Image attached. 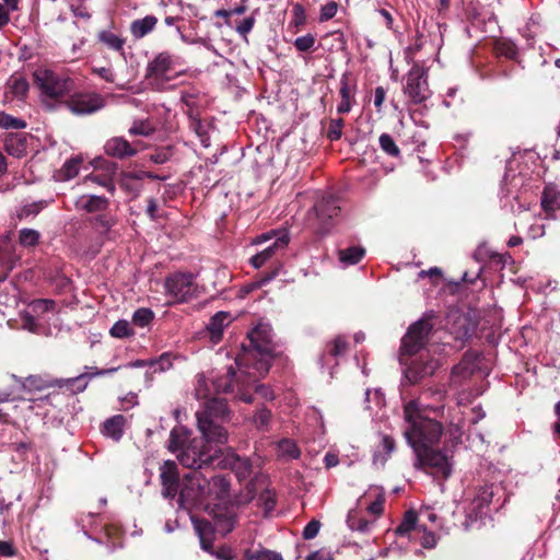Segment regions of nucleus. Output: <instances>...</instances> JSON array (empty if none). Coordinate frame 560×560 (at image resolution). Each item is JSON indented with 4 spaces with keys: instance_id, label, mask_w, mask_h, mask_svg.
<instances>
[{
    "instance_id": "nucleus-25",
    "label": "nucleus",
    "mask_w": 560,
    "mask_h": 560,
    "mask_svg": "<svg viewBox=\"0 0 560 560\" xmlns=\"http://www.w3.org/2000/svg\"><path fill=\"white\" fill-rule=\"evenodd\" d=\"M158 19L154 15H147L142 19L133 20L130 23V33L133 38L141 39L150 34L156 26Z\"/></svg>"
},
{
    "instance_id": "nucleus-19",
    "label": "nucleus",
    "mask_w": 560,
    "mask_h": 560,
    "mask_svg": "<svg viewBox=\"0 0 560 560\" xmlns=\"http://www.w3.org/2000/svg\"><path fill=\"white\" fill-rule=\"evenodd\" d=\"M116 371V369H110V370H101V371H93V372H85V373H82L80 375H77V376H73V377H69V378H56L55 380V387H58V388H61V389H66L68 390L70 394H78V393H82L88 384H89V381L95 376V375H103V374H106V373H112Z\"/></svg>"
},
{
    "instance_id": "nucleus-45",
    "label": "nucleus",
    "mask_w": 560,
    "mask_h": 560,
    "mask_svg": "<svg viewBox=\"0 0 560 560\" xmlns=\"http://www.w3.org/2000/svg\"><path fill=\"white\" fill-rule=\"evenodd\" d=\"M413 540H418L423 548L432 549L436 545V537L433 532L427 530V528L422 525L420 529H418L417 534L412 538Z\"/></svg>"
},
{
    "instance_id": "nucleus-24",
    "label": "nucleus",
    "mask_w": 560,
    "mask_h": 560,
    "mask_svg": "<svg viewBox=\"0 0 560 560\" xmlns=\"http://www.w3.org/2000/svg\"><path fill=\"white\" fill-rule=\"evenodd\" d=\"M196 488L195 490H186L187 494L192 500V504L201 503L206 500H210V482L209 478H207L201 471L195 474Z\"/></svg>"
},
{
    "instance_id": "nucleus-50",
    "label": "nucleus",
    "mask_w": 560,
    "mask_h": 560,
    "mask_svg": "<svg viewBox=\"0 0 560 560\" xmlns=\"http://www.w3.org/2000/svg\"><path fill=\"white\" fill-rule=\"evenodd\" d=\"M280 455L289 459H296L300 456V450L291 440H282L279 443Z\"/></svg>"
},
{
    "instance_id": "nucleus-42",
    "label": "nucleus",
    "mask_w": 560,
    "mask_h": 560,
    "mask_svg": "<svg viewBox=\"0 0 560 560\" xmlns=\"http://www.w3.org/2000/svg\"><path fill=\"white\" fill-rule=\"evenodd\" d=\"M196 472H200V470H192L183 478L178 492L180 503H192V500L186 493V490H195L194 488H196V483L194 481Z\"/></svg>"
},
{
    "instance_id": "nucleus-59",
    "label": "nucleus",
    "mask_w": 560,
    "mask_h": 560,
    "mask_svg": "<svg viewBox=\"0 0 560 560\" xmlns=\"http://www.w3.org/2000/svg\"><path fill=\"white\" fill-rule=\"evenodd\" d=\"M151 126L145 121H135L132 126L129 128V133L131 136H150L152 133Z\"/></svg>"
},
{
    "instance_id": "nucleus-10",
    "label": "nucleus",
    "mask_w": 560,
    "mask_h": 560,
    "mask_svg": "<svg viewBox=\"0 0 560 560\" xmlns=\"http://www.w3.org/2000/svg\"><path fill=\"white\" fill-rule=\"evenodd\" d=\"M236 377V372L233 366H230L226 375L222 378H207L205 374H198L196 386H195V396L197 399H205L206 402L201 407V409L206 406L207 402L213 400L211 398L212 394L219 393H228L232 392L234 387V380ZM214 399H220L219 397H214ZM223 400V398H221ZM226 402V400L224 399Z\"/></svg>"
},
{
    "instance_id": "nucleus-56",
    "label": "nucleus",
    "mask_w": 560,
    "mask_h": 560,
    "mask_svg": "<svg viewBox=\"0 0 560 560\" xmlns=\"http://www.w3.org/2000/svg\"><path fill=\"white\" fill-rule=\"evenodd\" d=\"M315 45V37L312 34L299 36L294 40V46L299 51L305 52L311 50Z\"/></svg>"
},
{
    "instance_id": "nucleus-29",
    "label": "nucleus",
    "mask_w": 560,
    "mask_h": 560,
    "mask_svg": "<svg viewBox=\"0 0 560 560\" xmlns=\"http://www.w3.org/2000/svg\"><path fill=\"white\" fill-rule=\"evenodd\" d=\"M125 418L121 415L113 416L103 423L102 432L105 436L119 441L124 434Z\"/></svg>"
},
{
    "instance_id": "nucleus-64",
    "label": "nucleus",
    "mask_w": 560,
    "mask_h": 560,
    "mask_svg": "<svg viewBox=\"0 0 560 560\" xmlns=\"http://www.w3.org/2000/svg\"><path fill=\"white\" fill-rule=\"evenodd\" d=\"M383 394L381 389H366L365 392V401L368 404L374 402L376 406H381L383 404Z\"/></svg>"
},
{
    "instance_id": "nucleus-32",
    "label": "nucleus",
    "mask_w": 560,
    "mask_h": 560,
    "mask_svg": "<svg viewBox=\"0 0 560 560\" xmlns=\"http://www.w3.org/2000/svg\"><path fill=\"white\" fill-rule=\"evenodd\" d=\"M228 318L229 314L225 312H218L210 318L207 329L213 342H218L221 339L224 327L228 325Z\"/></svg>"
},
{
    "instance_id": "nucleus-57",
    "label": "nucleus",
    "mask_w": 560,
    "mask_h": 560,
    "mask_svg": "<svg viewBox=\"0 0 560 560\" xmlns=\"http://www.w3.org/2000/svg\"><path fill=\"white\" fill-rule=\"evenodd\" d=\"M343 120L341 118L332 119L329 124L327 137L330 141H337L341 138Z\"/></svg>"
},
{
    "instance_id": "nucleus-58",
    "label": "nucleus",
    "mask_w": 560,
    "mask_h": 560,
    "mask_svg": "<svg viewBox=\"0 0 560 560\" xmlns=\"http://www.w3.org/2000/svg\"><path fill=\"white\" fill-rule=\"evenodd\" d=\"M190 128L196 132V135L198 136V138L200 139L201 143L205 147L210 145L206 126L200 119H194L191 121Z\"/></svg>"
},
{
    "instance_id": "nucleus-16",
    "label": "nucleus",
    "mask_w": 560,
    "mask_h": 560,
    "mask_svg": "<svg viewBox=\"0 0 560 560\" xmlns=\"http://www.w3.org/2000/svg\"><path fill=\"white\" fill-rule=\"evenodd\" d=\"M177 63V58L168 51L158 54L147 66L148 79L156 81H170L174 78V70Z\"/></svg>"
},
{
    "instance_id": "nucleus-7",
    "label": "nucleus",
    "mask_w": 560,
    "mask_h": 560,
    "mask_svg": "<svg viewBox=\"0 0 560 560\" xmlns=\"http://www.w3.org/2000/svg\"><path fill=\"white\" fill-rule=\"evenodd\" d=\"M479 371L478 355L475 353H465L460 362L455 365L451 372L450 387L451 389L465 395L466 399H470L481 395V390H469L468 384Z\"/></svg>"
},
{
    "instance_id": "nucleus-5",
    "label": "nucleus",
    "mask_w": 560,
    "mask_h": 560,
    "mask_svg": "<svg viewBox=\"0 0 560 560\" xmlns=\"http://www.w3.org/2000/svg\"><path fill=\"white\" fill-rule=\"evenodd\" d=\"M109 198L95 194H83L74 201L78 211L95 214L90 223L101 234H107L117 222L115 214L109 211Z\"/></svg>"
},
{
    "instance_id": "nucleus-11",
    "label": "nucleus",
    "mask_w": 560,
    "mask_h": 560,
    "mask_svg": "<svg viewBox=\"0 0 560 560\" xmlns=\"http://www.w3.org/2000/svg\"><path fill=\"white\" fill-rule=\"evenodd\" d=\"M493 498L492 486L481 487L466 509V520L463 526L466 530L479 528L489 516V505Z\"/></svg>"
},
{
    "instance_id": "nucleus-33",
    "label": "nucleus",
    "mask_w": 560,
    "mask_h": 560,
    "mask_svg": "<svg viewBox=\"0 0 560 560\" xmlns=\"http://www.w3.org/2000/svg\"><path fill=\"white\" fill-rule=\"evenodd\" d=\"M210 482V500H221L225 498L230 491V481L222 475H213L209 478Z\"/></svg>"
},
{
    "instance_id": "nucleus-53",
    "label": "nucleus",
    "mask_w": 560,
    "mask_h": 560,
    "mask_svg": "<svg viewBox=\"0 0 560 560\" xmlns=\"http://www.w3.org/2000/svg\"><path fill=\"white\" fill-rule=\"evenodd\" d=\"M55 302L51 300H35L30 304V312L36 315L54 310Z\"/></svg>"
},
{
    "instance_id": "nucleus-44",
    "label": "nucleus",
    "mask_w": 560,
    "mask_h": 560,
    "mask_svg": "<svg viewBox=\"0 0 560 560\" xmlns=\"http://www.w3.org/2000/svg\"><path fill=\"white\" fill-rule=\"evenodd\" d=\"M246 560H283L282 556L279 552L269 550V549H258V550H246L245 551Z\"/></svg>"
},
{
    "instance_id": "nucleus-61",
    "label": "nucleus",
    "mask_w": 560,
    "mask_h": 560,
    "mask_svg": "<svg viewBox=\"0 0 560 560\" xmlns=\"http://www.w3.org/2000/svg\"><path fill=\"white\" fill-rule=\"evenodd\" d=\"M21 326L23 329H26L31 332H36L38 329V324L36 322L35 315H33L31 312L22 313Z\"/></svg>"
},
{
    "instance_id": "nucleus-34",
    "label": "nucleus",
    "mask_w": 560,
    "mask_h": 560,
    "mask_svg": "<svg viewBox=\"0 0 560 560\" xmlns=\"http://www.w3.org/2000/svg\"><path fill=\"white\" fill-rule=\"evenodd\" d=\"M49 201L48 200H37V201H31L22 205L16 210V215L20 220H26L28 218L36 217L40 211H43L46 207H48Z\"/></svg>"
},
{
    "instance_id": "nucleus-41",
    "label": "nucleus",
    "mask_w": 560,
    "mask_h": 560,
    "mask_svg": "<svg viewBox=\"0 0 560 560\" xmlns=\"http://www.w3.org/2000/svg\"><path fill=\"white\" fill-rule=\"evenodd\" d=\"M119 186L133 198L140 194L142 188V184H138V180H135V177L129 176L126 172L120 174Z\"/></svg>"
},
{
    "instance_id": "nucleus-1",
    "label": "nucleus",
    "mask_w": 560,
    "mask_h": 560,
    "mask_svg": "<svg viewBox=\"0 0 560 560\" xmlns=\"http://www.w3.org/2000/svg\"><path fill=\"white\" fill-rule=\"evenodd\" d=\"M228 416L224 400H210L196 412L201 438H190L191 432L187 428L176 427L170 433L168 450L176 454L184 467L192 470L217 468L222 450L219 445L228 442V431L223 427Z\"/></svg>"
},
{
    "instance_id": "nucleus-31",
    "label": "nucleus",
    "mask_w": 560,
    "mask_h": 560,
    "mask_svg": "<svg viewBox=\"0 0 560 560\" xmlns=\"http://www.w3.org/2000/svg\"><path fill=\"white\" fill-rule=\"evenodd\" d=\"M97 37L108 49L119 52L125 58L126 39L124 37L107 30L101 31Z\"/></svg>"
},
{
    "instance_id": "nucleus-46",
    "label": "nucleus",
    "mask_w": 560,
    "mask_h": 560,
    "mask_svg": "<svg viewBox=\"0 0 560 560\" xmlns=\"http://www.w3.org/2000/svg\"><path fill=\"white\" fill-rule=\"evenodd\" d=\"M380 148L389 156H398L399 148L395 143L393 137L388 133H382L378 138Z\"/></svg>"
},
{
    "instance_id": "nucleus-20",
    "label": "nucleus",
    "mask_w": 560,
    "mask_h": 560,
    "mask_svg": "<svg viewBox=\"0 0 560 560\" xmlns=\"http://www.w3.org/2000/svg\"><path fill=\"white\" fill-rule=\"evenodd\" d=\"M104 152L112 158L124 160L135 156L138 150L122 137H113L104 144Z\"/></svg>"
},
{
    "instance_id": "nucleus-37",
    "label": "nucleus",
    "mask_w": 560,
    "mask_h": 560,
    "mask_svg": "<svg viewBox=\"0 0 560 560\" xmlns=\"http://www.w3.org/2000/svg\"><path fill=\"white\" fill-rule=\"evenodd\" d=\"M347 525L351 530L365 534L370 530L371 523L361 516V512L357 509L350 510L347 515Z\"/></svg>"
},
{
    "instance_id": "nucleus-15",
    "label": "nucleus",
    "mask_w": 560,
    "mask_h": 560,
    "mask_svg": "<svg viewBox=\"0 0 560 560\" xmlns=\"http://www.w3.org/2000/svg\"><path fill=\"white\" fill-rule=\"evenodd\" d=\"M105 106V101L97 93H75L67 101L69 110L78 116L91 115Z\"/></svg>"
},
{
    "instance_id": "nucleus-49",
    "label": "nucleus",
    "mask_w": 560,
    "mask_h": 560,
    "mask_svg": "<svg viewBox=\"0 0 560 560\" xmlns=\"http://www.w3.org/2000/svg\"><path fill=\"white\" fill-rule=\"evenodd\" d=\"M109 332L115 338H126L133 335V330L130 327V324L124 319L116 322L112 326Z\"/></svg>"
},
{
    "instance_id": "nucleus-3",
    "label": "nucleus",
    "mask_w": 560,
    "mask_h": 560,
    "mask_svg": "<svg viewBox=\"0 0 560 560\" xmlns=\"http://www.w3.org/2000/svg\"><path fill=\"white\" fill-rule=\"evenodd\" d=\"M443 409V405H423L419 400H410L405 405L402 434L415 455H421L428 446L439 443L443 425L430 418L428 411L439 413Z\"/></svg>"
},
{
    "instance_id": "nucleus-22",
    "label": "nucleus",
    "mask_w": 560,
    "mask_h": 560,
    "mask_svg": "<svg viewBox=\"0 0 560 560\" xmlns=\"http://www.w3.org/2000/svg\"><path fill=\"white\" fill-rule=\"evenodd\" d=\"M317 218L326 223L328 220L337 217L340 212L338 199L332 195L323 196L314 206Z\"/></svg>"
},
{
    "instance_id": "nucleus-17",
    "label": "nucleus",
    "mask_w": 560,
    "mask_h": 560,
    "mask_svg": "<svg viewBox=\"0 0 560 560\" xmlns=\"http://www.w3.org/2000/svg\"><path fill=\"white\" fill-rule=\"evenodd\" d=\"M217 468L231 469L240 481L247 479L252 474V463L246 457L238 456L231 448L221 450Z\"/></svg>"
},
{
    "instance_id": "nucleus-47",
    "label": "nucleus",
    "mask_w": 560,
    "mask_h": 560,
    "mask_svg": "<svg viewBox=\"0 0 560 560\" xmlns=\"http://www.w3.org/2000/svg\"><path fill=\"white\" fill-rule=\"evenodd\" d=\"M153 311L147 307L138 308L132 315L133 324L142 328L148 326L153 320Z\"/></svg>"
},
{
    "instance_id": "nucleus-13",
    "label": "nucleus",
    "mask_w": 560,
    "mask_h": 560,
    "mask_svg": "<svg viewBox=\"0 0 560 560\" xmlns=\"http://www.w3.org/2000/svg\"><path fill=\"white\" fill-rule=\"evenodd\" d=\"M405 94L413 104H421L431 97L428 84V70L413 63L406 78Z\"/></svg>"
},
{
    "instance_id": "nucleus-6",
    "label": "nucleus",
    "mask_w": 560,
    "mask_h": 560,
    "mask_svg": "<svg viewBox=\"0 0 560 560\" xmlns=\"http://www.w3.org/2000/svg\"><path fill=\"white\" fill-rule=\"evenodd\" d=\"M33 79L40 95L55 101L65 97L74 88L71 78L47 68H37L33 72Z\"/></svg>"
},
{
    "instance_id": "nucleus-40",
    "label": "nucleus",
    "mask_w": 560,
    "mask_h": 560,
    "mask_svg": "<svg viewBox=\"0 0 560 560\" xmlns=\"http://www.w3.org/2000/svg\"><path fill=\"white\" fill-rule=\"evenodd\" d=\"M93 183L104 187L110 196L115 195L116 185L110 175L91 174L85 177V184Z\"/></svg>"
},
{
    "instance_id": "nucleus-18",
    "label": "nucleus",
    "mask_w": 560,
    "mask_h": 560,
    "mask_svg": "<svg viewBox=\"0 0 560 560\" xmlns=\"http://www.w3.org/2000/svg\"><path fill=\"white\" fill-rule=\"evenodd\" d=\"M160 479L163 497L166 499H174L178 494L182 485L175 462L166 460L163 463L161 466Z\"/></svg>"
},
{
    "instance_id": "nucleus-8",
    "label": "nucleus",
    "mask_w": 560,
    "mask_h": 560,
    "mask_svg": "<svg viewBox=\"0 0 560 560\" xmlns=\"http://www.w3.org/2000/svg\"><path fill=\"white\" fill-rule=\"evenodd\" d=\"M269 241H271V243L267 247L249 259L250 265L255 269H259L268 261H272L273 259H278V257L282 256L290 242V237L285 231H271L257 236L255 244H262Z\"/></svg>"
},
{
    "instance_id": "nucleus-26",
    "label": "nucleus",
    "mask_w": 560,
    "mask_h": 560,
    "mask_svg": "<svg viewBox=\"0 0 560 560\" xmlns=\"http://www.w3.org/2000/svg\"><path fill=\"white\" fill-rule=\"evenodd\" d=\"M213 523L215 532L226 535L234 529L236 515L230 510L221 511L214 514Z\"/></svg>"
},
{
    "instance_id": "nucleus-48",
    "label": "nucleus",
    "mask_w": 560,
    "mask_h": 560,
    "mask_svg": "<svg viewBox=\"0 0 560 560\" xmlns=\"http://www.w3.org/2000/svg\"><path fill=\"white\" fill-rule=\"evenodd\" d=\"M271 419V411L265 407L259 408L253 416V423L258 430L267 429Z\"/></svg>"
},
{
    "instance_id": "nucleus-54",
    "label": "nucleus",
    "mask_w": 560,
    "mask_h": 560,
    "mask_svg": "<svg viewBox=\"0 0 560 560\" xmlns=\"http://www.w3.org/2000/svg\"><path fill=\"white\" fill-rule=\"evenodd\" d=\"M11 91L16 97H24L28 91V82L26 79L19 77L13 78L11 81Z\"/></svg>"
},
{
    "instance_id": "nucleus-36",
    "label": "nucleus",
    "mask_w": 560,
    "mask_h": 560,
    "mask_svg": "<svg viewBox=\"0 0 560 560\" xmlns=\"http://www.w3.org/2000/svg\"><path fill=\"white\" fill-rule=\"evenodd\" d=\"M366 497H373L374 498V500L369 503V505L366 508L368 511L371 514H374V515L382 514L383 505H384V502H385L383 489L377 487V486H373L364 494V498H366Z\"/></svg>"
},
{
    "instance_id": "nucleus-62",
    "label": "nucleus",
    "mask_w": 560,
    "mask_h": 560,
    "mask_svg": "<svg viewBox=\"0 0 560 560\" xmlns=\"http://www.w3.org/2000/svg\"><path fill=\"white\" fill-rule=\"evenodd\" d=\"M320 526L322 524L318 520L310 521L303 529V538L306 540L315 538L319 533Z\"/></svg>"
},
{
    "instance_id": "nucleus-23",
    "label": "nucleus",
    "mask_w": 560,
    "mask_h": 560,
    "mask_svg": "<svg viewBox=\"0 0 560 560\" xmlns=\"http://www.w3.org/2000/svg\"><path fill=\"white\" fill-rule=\"evenodd\" d=\"M191 522L194 524L195 532L200 540V547L209 551L212 546V535L214 529V523H210L206 520H199L197 517H191Z\"/></svg>"
},
{
    "instance_id": "nucleus-12",
    "label": "nucleus",
    "mask_w": 560,
    "mask_h": 560,
    "mask_svg": "<svg viewBox=\"0 0 560 560\" xmlns=\"http://www.w3.org/2000/svg\"><path fill=\"white\" fill-rule=\"evenodd\" d=\"M427 44L435 49L442 44V26L433 19H424L417 26V38L415 43L406 50V60L408 63H416L413 61L415 55L421 50Z\"/></svg>"
},
{
    "instance_id": "nucleus-51",
    "label": "nucleus",
    "mask_w": 560,
    "mask_h": 560,
    "mask_svg": "<svg viewBox=\"0 0 560 560\" xmlns=\"http://www.w3.org/2000/svg\"><path fill=\"white\" fill-rule=\"evenodd\" d=\"M24 388L40 390L48 387H55V380L44 381L38 376L31 375L23 383Z\"/></svg>"
},
{
    "instance_id": "nucleus-4",
    "label": "nucleus",
    "mask_w": 560,
    "mask_h": 560,
    "mask_svg": "<svg viewBox=\"0 0 560 560\" xmlns=\"http://www.w3.org/2000/svg\"><path fill=\"white\" fill-rule=\"evenodd\" d=\"M249 350L235 360L242 374L253 376L256 383L258 377L265 376L275 355L272 329L267 323H259L248 332Z\"/></svg>"
},
{
    "instance_id": "nucleus-55",
    "label": "nucleus",
    "mask_w": 560,
    "mask_h": 560,
    "mask_svg": "<svg viewBox=\"0 0 560 560\" xmlns=\"http://www.w3.org/2000/svg\"><path fill=\"white\" fill-rule=\"evenodd\" d=\"M255 23H256V19L254 15L247 16V18L241 20L235 25V31L240 34L241 37L246 38V36L252 32Z\"/></svg>"
},
{
    "instance_id": "nucleus-2",
    "label": "nucleus",
    "mask_w": 560,
    "mask_h": 560,
    "mask_svg": "<svg viewBox=\"0 0 560 560\" xmlns=\"http://www.w3.org/2000/svg\"><path fill=\"white\" fill-rule=\"evenodd\" d=\"M431 330L432 325L428 320L419 319L401 339L400 363L405 365V377L411 384L432 375L440 366L439 359L423 348Z\"/></svg>"
},
{
    "instance_id": "nucleus-60",
    "label": "nucleus",
    "mask_w": 560,
    "mask_h": 560,
    "mask_svg": "<svg viewBox=\"0 0 560 560\" xmlns=\"http://www.w3.org/2000/svg\"><path fill=\"white\" fill-rule=\"evenodd\" d=\"M258 501L264 505L266 512L272 511L276 506L275 493L268 489L259 494Z\"/></svg>"
},
{
    "instance_id": "nucleus-39",
    "label": "nucleus",
    "mask_w": 560,
    "mask_h": 560,
    "mask_svg": "<svg viewBox=\"0 0 560 560\" xmlns=\"http://www.w3.org/2000/svg\"><path fill=\"white\" fill-rule=\"evenodd\" d=\"M81 160L72 158L67 160L60 168L58 176L62 180H69L75 177L80 171Z\"/></svg>"
},
{
    "instance_id": "nucleus-21",
    "label": "nucleus",
    "mask_w": 560,
    "mask_h": 560,
    "mask_svg": "<svg viewBox=\"0 0 560 560\" xmlns=\"http://www.w3.org/2000/svg\"><path fill=\"white\" fill-rule=\"evenodd\" d=\"M347 350L348 341L342 336H338L332 341L328 342L320 357L322 369L327 368L329 370V374L332 375L330 359H338L346 354Z\"/></svg>"
},
{
    "instance_id": "nucleus-27",
    "label": "nucleus",
    "mask_w": 560,
    "mask_h": 560,
    "mask_svg": "<svg viewBox=\"0 0 560 560\" xmlns=\"http://www.w3.org/2000/svg\"><path fill=\"white\" fill-rule=\"evenodd\" d=\"M365 255V249L360 246H350L338 250V259L343 268L357 265Z\"/></svg>"
},
{
    "instance_id": "nucleus-14",
    "label": "nucleus",
    "mask_w": 560,
    "mask_h": 560,
    "mask_svg": "<svg viewBox=\"0 0 560 560\" xmlns=\"http://www.w3.org/2000/svg\"><path fill=\"white\" fill-rule=\"evenodd\" d=\"M417 464L434 469V474L441 475L443 478L450 477L452 472L448 452L434 450L433 446H428L423 454L416 455V465Z\"/></svg>"
},
{
    "instance_id": "nucleus-63",
    "label": "nucleus",
    "mask_w": 560,
    "mask_h": 560,
    "mask_svg": "<svg viewBox=\"0 0 560 560\" xmlns=\"http://www.w3.org/2000/svg\"><path fill=\"white\" fill-rule=\"evenodd\" d=\"M337 10H338V5L336 2H334V1L327 2L320 9L319 21L325 22V21L332 19L336 15Z\"/></svg>"
},
{
    "instance_id": "nucleus-43",
    "label": "nucleus",
    "mask_w": 560,
    "mask_h": 560,
    "mask_svg": "<svg viewBox=\"0 0 560 560\" xmlns=\"http://www.w3.org/2000/svg\"><path fill=\"white\" fill-rule=\"evenodd\" d=\"M25 120L14 117L5 112H0V128L5 130H20L26 128Z\"/></svg>"
},
{
    "instance_id": "nucleus-35",
    "label": "nucleus",
    "mask_w": 560,
    "mask_h": 560,
    "mask_svg": "<svg viewBox=\"0 0 560 560\" xmlns=\"http://www.w3.org/2000/svg\"><path fill=\"white\" fill-rule=\"evenodd\" d=\"M541 206L546 212L560 210V191L551 186H546L541 197Z\"/></svg>"
},
{
    "instance_id": "nucleus-52",
    "label": "nucleus",
    "mask_w": 560,
    "mask_h": 560,
    "mask_svg": "<svg viewBox=\"0 0 560 560\" xmlns=\"http://www.w3.org/2000/svg\"><path fill=\"white\" fill-rule=\"evenodd\" d=\"M171 357L172 355L168 352L162 353L159 357V359L150 361L149 365L154 373L155 372H164L172 366Z\"/></svg>"
},
{
    "instance_id": "nucleus-30",
    "label": "nucleus",
    "mask_w": 560,
    "mask_h": 560,
    "mask_svg": "<svg viewBox=\"0 0 560 560\" xmlns=\"http://www.w3.org/2000/svg\"><path fill=\"white\" fill-rule=\"evenodd\" d=\"M417 513L413 511H407L405 513L404 520L399 524V526L395 529L396 535L398 536H407L409 539H412L417 534L418 529L422 525L417 524Z\"/></svg>"
},
{
    "instance_id": "nucleus-9",
    "label": "nucleus",
    "mask_w": 560,
    "mask_h": 560,
    "mask_svg": "<svg viewBox=\"0 0 560 560\" xmlns=\"http://www.w3.org/2000/svg\"><path fill=\"white\" fill-rule=\"evenodd\" d=\"M164 289L168 305L186 303L195 296V276L191 272L171 273L165 278Z\"/></svg>"
},
{
    "instance_id": "nucleus-38",
    "label": "nucleus",
    "mask_w": 560,
    "mask_h": 560,
    "mask_svg": "<svg viewBox=\"0 0 560 560\" xmlns=\"http://www.w3.org/2000/svg\"><path fill=\"white\" fill-rule=\"evenodd\" d=\"M40 240V233L37 230L24 228L19 231V243L25 248L35 247Z\"/></svg>"
},
{
    "instance_id": "nucleus-28",
    "label": "nucleus",
    "mask_w": 560,
    "mask_h": 560,
    "mask_svg": "<svg viewBox=\"0 0 560 560\" xmlns=\"http://www.w3.org/2000/svg\"><path fill=\"white\" fill-rule=\"evenodd\" d=\"M27 141L22 135L10 133L5 138L4 149L8 154L14 158H22L26 154Z\"/></svg>"
}]
</instances>
